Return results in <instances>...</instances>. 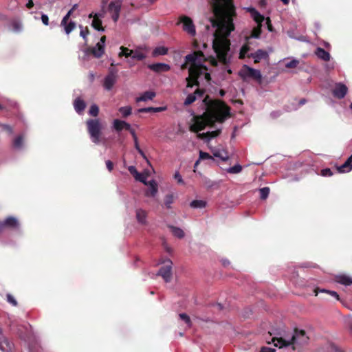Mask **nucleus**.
I'll use <instances>...</instances> for the list:
<instances>
[{"instance_id":"1","label":"nucleus","mask_w":352,"mask_h":352,"mask_svg":"<svg viewBox=\"0 0 352 352\" xmlns=\"http://www.w3.org/2000/svg\"><path fill=\"white\" fill-rule=\"evenodd\" d=\"M210 4L215 17L210 19V23L215 28L213 34L212 49L216 58L210 57V63L212 65H217L219 63L223 70L231 74L232 71L228 69V63L230 59L229 36L234 30L232 22V16L235 14L234 6L231 0H212Z\"/></svg>"},{"instance_id":"2","label":"nucleus","mask_w":352,"mask_h":352,"mask_svg":"<svg viewBox=\"0 0 352 352\" xmlns=\"http://www.w3.org/2000/svg\"><path fill=\"white\" fill-rule=\"evenodd\" d=\"M193 47L195 51L185 57V63L182 68H188L189 76L186 78L187 87H192L193 85H198L200 82H208L210 80V75L206 66L204 65L206 60L204 50L207 47L206 43H203L201 47L199 43L195 41Z\"/></svg>"},{"instance_id":"3","label":"nucleus","mask_w":352,"mask_h":352,"mask_svg":"<svg viewBox=\"0 0 352 352\" xmlns=\"http://www.w3.org/2000/svg\"><path fill=\"white\" fill-rule=\"evenodd\" d=\"M206 111L201 116L194 117L190 124V129L193 132L203 130L207 125L214 122H223L230 116V108L219 100H210L206 98L204 100Z\"/></svg>"},{"instance_id":"4","label":"nucleus","mask_w":352,"mask_h":352,"mask_svg":"<svg viewBox=\"0 0 352 352\" xmlns=\"http://www.w3.org/2000/svg\"><path fill=\"white\" fill-rule=\"evenodd\" d=\"M308 340L309 337L304 331L295 329L290 333H280L278 337L273 338L272 342L280 349L291 346L294 351L297 346L307 344Z\"/></svg>"},{"instance_id":"5","label":"nucleus","mask_w":352,"mask_h":352,"mask_svg":"<svg viewBox=\"0 0 352 352\" xmlns=\"http://www.w3.org/2000/svg\"><path fill=\"white\" fill-rule=\"evenodd\" d=\"M87 131L90 135L91 140L96 144H99L101 142V131L102 126L98 119H91L87 121Z\"/></svg>"},{"instance_id":"6","label":"nucleus","mask_w":352,"mask_h":352,"mask_svg":"<svg viewBox=\"0 0 352 352\" xmlns=\"http://www.w3.org/2000/svg\"><path fill=\"white\" fill-rule=\"evenodd\" d=\"M247 10L251 14L257 25L252 29L250 36L245 37V40L250 41V38H258L261 33L262 23L264 21L265 18L254 8H248Z\"/></svg>"},{"instance_id":"7","label":"nucleus","mask_w":352,"mask_h":352,"mask_svg":"<svg viewBox=\"0 0 352 352\" xmlns=\"http://www.w3.org/2000/svg\"><path fill=\"white\" fill-rule=\"evenodd\" d=\"M239 75L244 81L252 79L261 82L262 80V74L261 72L258 69L252 68L247 65H243L239 72Z\"/></svg>"},{"instance_id":"8","label":"nucleus","mask_w":352,"mask_h":352,"mask_svg":"<svg viewBox=\"0 0 352 352\" xmlns=\"http://www.w3.org/2000/svg\"><path fill=\"white\" fill-rule=\"evenodd\" d=\"M118 78V70L112 67L109 68L108 74L104 78L103 87L107 91L113 89Z\"/></svg>"},{"instance_id":"9","label":"nucleus","mask_w":352,"mask_h":352,"mask_svg":"<svg viewBox=\"0 0 352 352\" xmlns=\"http://www.w3.org/2000/svg\"><path fill=\"white\" fill-rule=\"evenodd\" d=\"M105 41L106 37L104 36H102L94 47L86 49L84 51L85 56H88L91 53L94 57L98 58L102 56L104 53Z\"/></svg>"},{"instance_id":"10","label":"nucleus","mask_w":352,"mask_h":352,"mask_svg":"<svg viewBox=\"0 0 352 352\" xmlns=\"http://www.w3.org/2000/svg\"><path fill=\"white\" fill-rule=\"evenodd\" d=\"M164 265L159 270L157 275L161 276L166 282H169L172 277L173 263L170 259L163 261Z\"/></svg>"},{"instance_id":"11","label":"nucleus","mask_w":352,"mask_h":352,"mask_svg":"<svg viewBox=\"0 0 352 352\" xmlns=\"http://www.w3.org/2000/svg\"><path fill=\"white\" fill-rule=\"evenodd\" d=\"M122 4V0H114L109 4L108 10L114 22H116L119 19Z\"/></svg>"},{"instance_id":"12","label":"nucleus","mask_w":352,"mask_h":352,"mask_svg":"<svg viewBox=\"0 0 352 352\" xmlns=\"http://www.w3.org/2000/svg\"><path fill=\"white\" fill-rule=\"evenodd\" d=\"M180 23L183 24V29L188 34L191 36H195L196 34L195 27L190 18L186 16H182L179 18Z\"/></svg>"},{"instance_id":"13","label":"nucleus","mask_w":352,"mask_h":352,"mask_svg":"<svg viewBox=\"0 0 352 352\" xmlns=\"http://www.w3.org/2000/svg\"><path fill=\"white\" fill-rule=\"evenodd\" d=\"M103 17V14L102 13H96L94 14V13H91L89 15V18L92 19L91 21V26L98 31L104 32V28L101 26L102 21L101 19Z\"/></svg>"},{"instance_id":"14","label":"nucleus","mask_w":352,"mask_h":352,"mask_svg":"<svg viewBox=\"0 0 352 352\" xmlns=\"http://www.w3.org/2000/svg\"><path fill=\"white\" fill-rule=\"evenodd\" d=\"M348 91L347 87L343 83H336L333 89V95L334 97L341 99L343 98Z\"/></svg>"},{"instance_id":"15","label":"nucleus","mask_w":352,"mask_h":352,"mask_svg":"<svg viewBox=\"0 0 352 352\" xmlns=\"http://www.w3.org/2000/svg\"><path fill=\"white\" fill-rule=\"evenodd\" d=\"M250 56L254 59L255 63H257L263 59L267 58L268 53L263 50H258L254 53H250Z\"/></svg>"},{"instance_id":"16","label":"nucleus","mask_w":352,"mask_h":352,"mask_svg":"<svg viewBox=\"0 0 352 352\" xmlns=\"http://www.w3.org/2000/svg\"><path fill=\"white\" fill-rule=\"evenodd\" d=\"M147 186H148V189L147 191H146L145 195L146 197H155L158 192V186L157 182L155 180H151L148 182V184Z\"/></svg>"},{"instance_id":"17","label":"nucleus","mask_w":352,"mask_h":352,"mask_svg":"<svg viewBox=\"0 0 352 352\" xmlns=\"http://www.w3.org/2000/svg\"><path fill=\"white\" fill-rule=\"evenodd\" d=\"M12 348V344L6 340L2 335L0 329V350L3 352H9Z\"/></svg>"},{"instance_id":"18","label":"nucleus","mask_w":352,"mask_h":352,"mask_svg":"<svg viewBox=\"0 0 352 352\" xmlns=\"http://www.w3.org/2000/svg\"><path fill=\"white\" fill-rule=\"evenodd\" d=\"M136 219L139 223L146 225L147 223V212L146 210L138 208L135 211Z\"/></svg>"},{"instance_id":"19","label":"nucleus","mask_w":352,"mask_h":352,"mask_svg":"<svg viewBox=\"0 0 352 352\" xmlns=\"http://www.w3.org/2000/svg\"><path fill=\"white\" fill-rule=\"evenodd\" d=\"M352 170V154L346 160V162L341 166L338 167L339 173H348Z\"/></svg>"},{"instance_id":"20","label":"nucleus","mask_w":352,"mask_h":352,"mask_svg":"<svg viewBox=\"0 0 352 352\" xmlns=\"http://www.w3.org/2000/svg\"><path fill=\"white\" fill-rule=\"evenodd\" d=\"M245 41V43L242 45L239 52V58L243 59L245 57H250V54L249 53L250 51V41Z\"/></svg>"},{"instance_id":"21","label":"nucleus","mask_w":352,"mask_h":352,"mask_svg":"<svg viewBox=\"0 0 352 352\" xmlns=\"http://www.w3.org/2000/svg\"><path fill=\"white\" fill-rule=\"evenodd\" d=\"M148 67L154 72H167L170 70V67L166 63H155L148 66Z\"/></svg>"},{"instance_id":"22","label":"nucleus","mask_w":352,"mask_h":352,"mask_svg":"<svg viewBox=\"0 0 352 352\" xmlns=\"http://www.w3.org/2000/svg\"><path fill=\"white\" fill-rule=\"evenodd\" d=\"M133 137V141H134V146L135 149L138 151V152L141 155V156L147 162L148 164L149 163V161L148 160L146 156L145 155L143 151L140 148L138 143V137L136 135V133L134 130H131L130 133Z\"/></svg>"},{"instance_id":"23","label":"nucleus","mask_w":352,"mask_h":352,"mask_svg":"<svg viewBox=\"0 0 352 352\" xmlns=\"http://www.w3.org/2000/svg\"><path fill=\"white\" fill-rule=\"evenodd\" d=\"M315 54L318 56V58L324 61L329 60L331 58L330 54L329 52L319 47L316 48Z\"/></svg>"},{"instance_id":"24","label":"nucleus","mask_w":352,"mask_h":352,"mask_svg":"<svg viewBox=\"0 0 352 352\" xmlns=\"http://www.w3.org/2000/svg\"><path fill=\"white\" fill-rule=\"evenodd\" d=\"M203 94V91L200 89H197L194 94H189L184 101L185 105H189L195 102L197 99V97H201Z\"/></svg>"},{"instance_id":"25","label":"nucleus","mask_w":352,"mask_h":352,"mask_svg":"<svg viewBox=\"0 0 352 352\" xmlns=\"http://www.w3.org/2000/svg\"><path fill=\"white\" fill-rule=\"evenodd\" d=\"M155 96V93L154 91H145L142 94H141L139 97L136 98L137 102H146L148 100H151Z\"/></svg>"},{"instance_id":"26","label":"nucleus","mask_w":352,"mask_h":352,"mask_svg":"<svg viewBox=\"0 0 352 352\" xmlns=\"http://www.w3.org/2000/svg\"><path fill=\"white\" fill-rule=\"evenodd\" d=\"M19 222L17 219L13 217H8L3 223L0 222V227L8 226L11 228H17Z\"/></svg>"},{"instance_id":"27","label":"nucleus","mask_w":352,"mask_h":352,"mask_svg":"<svg viewBox=\"0 0 352 352\" xmlns=\"http://www.w3.org/2000/svg\"><path fill=\"white\" fill-rule=\"evenodd\" d=\"M74 107L78 113H81L84 111L86 104L84 100L80 98H76L74 100Z\"/></svg>"},{"instance_id":"28","label":"nucleus","mask_w":352,"mask_h":352,"mask_svg":"<svg viewBox=\"0 0 352 352\" xmlns=\"http://www.w3.org/2000/svg\"><path fill=\"white\" fill-rule=\"evenodd\" d=\"M336 281L338 283L344 285H350L352 284V278L346 275H339L336 276Z\"/></svg>"},{"instance_id":"29","label":"nucleus","mask_w":352,"mask_h":352,"mask_svg":"<svg viewBox=\"0 0 352 352\" xmlns=\"http://www.w3.org/2000/svg\"><path fill=\"white\" fill-rule=\"evenodd\" d=\"M287 60L285 66L286 68H296L299 65V60L294 58H284L283 61Z\"/></svg>"},{"instance_id":"30","label":"nucleus","mask_w":352,"mask_h":352,"mask_svg":"<svg viewBox=\"0 0 352 352\" xmlns=\"http://www.w3.org/2000/svg\"><path fill=\"white\" fill-rule=\"evenodd\" d=\"M168 228L175 236L179 239H182L184 237V232L182 228L173 226H170Z\"/></svg>"},{"instance_id":"31","label":"nucleus","mask_w":352,"mask_h":352,"mask_svg":"<svg viewBox=\"0 0 352 352\" xmlns=\"http://www.w3.org/2000/svg\"><path fill=\"white\" fill-rule=\"evenodd\" d=\"M166 108L165 107H146L138 109L140 113H148V112H160L164 111Z\"/></svg>"},{"instance_id":"32","label":"nucleus","mask_w":352,"mask_h":352,"mask_svg":"<svg viewBox=\"0 0 352 352\" xmlns=\"http://www.w3.org/2000/svg\"><path fill=\"white\" fill-rule=\"evenodd\" d=\"M207 203L204 200H193L190 202V206L195 209H201L206 206Z\"/></svg>"},{"instance_id":"33","label":"nucleus","mask_w":352,"mask_h":352,"mask_svg":"<svg viewBox=\"0 0 352 352\" xmlns=\"http://www.w3.org/2000/svg\"><path fill=\"white\" fill-rule=\"evenodd\" d=\"M219 133V131H212V132H207V133H199L198 135V137L201 139H208V140H210V139L216 137L217 135H218Z\"/></svg>"},{"instance_id":"34","label":"nucleus","mask_w":352,"mask_h":352,"mask_svg":"<svg viewBox=\"0 0 352 352\" xmlns=\"http://www.w3.org/2000/svg\"><path fill=\"white\" fill-rule=\"evenodd\" d=\"M10 29L14 32H19L22 30V23L18 20H14L10 23Z\"/></svg>"},{"instance_id":"35","label":"nucleus","mask_w":352,"mask_h":352,"mask_svg":"<svg viewBox=\"0 0 352 352\" xmlns=\"http://www.w3.org/2000/svg\"><path fill=\"white\" fill-rule=\"evenodd\" d=\"M23 143H24V138L23 135H19L17 136L14 142H13V146L16 148V149H21L23 148Z\"/></svg>"},{"instance_id":"36","label":"nucleus","mask_w":352,"mask_h":352,"mask_svg":"<svg viewBox=\"0 0 352 352\" xmlns=\"http://www.w3.org/2000/svg\"><path fill=\"white\" fill-rule=\"evenodd\" d=\"M146 58V54L143 53L140 49H137L135 51L133 50L132 58L138 60H142Z\"/></svg>"},{"instance_id":"37","label":"nucleus","mask_w":352,"mask_h":352,"mask_svg":"<svg viewBox=\"0 0 352 352\" xmlns=\"http://www.w3.org/2000/svg\"><path fill=\"white\" fill-rule=\"evenodd\" d=\"M120 52L118 54V56L120 57L125 56L126 58H127V57L132 58L133 50H129L127 47H125L123 46L120 47Z\"/></svg>"},{"instance_id":"38","label":"nucleus","mask_w":352,"mask_h":352,"mask_svg":"<svg viewBox=\"0 0 352 352\" xmlns=\"http://www.w3.org/2000/svg\"><path fill=\"white\" fill-rule=\"evenodd\" d=\"M242 170V166L240 164H236L232 167L226 169V171L230 174H238Z\"/></svg>"},{"instance_id":"39","label":"nucleus","mask_w":352,"mask_h":352,"mask_svg":"<svg viewBox=\"0 0 352 352\" xmlns=\"http://www.w3.org/2000/svg\"><path fill=\"white\" fill-rule=\"evenodd\" d=\"M168 49L164 46H160L156 47L153 52V55L154 56H160V55H164L167 53Z\"/></svg>"},{"instance_id":"40","label":"nucleus","mask_w":352,"mask_h":352,"mask_svg":"<svg viewBox=\"0 0 352 352\" xmlns=\"http://www.w3.org/2000/svg\"><path fill=\"white\" fill-rule=\"evenodd\" d=\"M132 109L129 106L122 107L119 109L120 113L124 118L130 116L131 114Z\"/></svg>"},{"instance_id":"41","label":"nucleus","mask_w":352,"mask_h":352,"mask_svg":"<svg viewBox=\"0 0 352 352\" xmlns=\"http://www.w3.org/2000/svg\"><path fill=\"white\" fill-rule=\"evenodd\" d=\"M124 121L116 119L113 120V126L117 131H120L124 129Z\"/></svg>"},{"instance_id":"42","label":"nucleus","mask_w":352,"mask_h":352,"mask_svg":"<svg viewBox=\"0 0 352 352\" xmlns=\"http://www.w3.org/2000/svg\"><path fill=\"white\" fill-rule=\"evenodd\" d=\"M174 196L173 194L167 195L164 199V204L166 208H170L171 207V204L173 203Z\"/></svg>"},{"instance_id":"43","label":"nucleus","mask_w":352,"mask_h":352,"mask_svg":"<svg viewBox=\"0 0 352 352\" xmlns=\"http://www.w3.org/2000/svg\"><path fill=\"white\" fill-rule=\"evenodd\" d=\"M65 28V32L67 34H69L76 27V23L73 21H70L69 23H66L65 25H63Z\"/></svg>"},{"instance_id":"44","label":"nucleus","mask_w":352,"mask_h":352,"mask_svg":"<svg viewBox=\"0 0 352 352\" xmlns=\"http://www.w3.org/2000/svg\"><path fill=\"white\" fill-rule=\"evenodd\" d=\"M260 192V197L262 199H265L270 193V188L268 187H264L259 190Z\"/></svg>"},{"instance_id":"45","label":"nucleus","mask_w":352,"mask_h":352,"mask_svg":"<svg viewBox=\"0 0 352 352\" xmlns=\"http://www.w3.org/2000/svg\"><path fill=\"white\" fill-rule=\"evenodd\" d=\"M179 318L181 320H182L186 324L187 327H190V325H191L190 319L187 314H180L179 315Z\"/></svg>"},{"instance_id":"46","label":"nucleus","mask_w":352,"mask_h":352,"mask_svg":"<svg viewBox=\"0 0 352 352\" xmlns=\"http://www.w3.org/2000/svg\"><path fill=\"white\" fill-rule=\"evenodd\" d=\"M99 112V108L96 104H92L89 109V113L91 116H97Z\"/></svg>"},{"instance_id":"47","label":"nucleus","mask_w":352,"mask_h":352,"mask_svg":"<svg viewBox=\"0 0 352 352\" xmlns=\"http://www.w3.org/2000/svg\"><path fill=\"white\" fill-rule=\"evenodd\" d=\"M135 179L138 181H140V182L143 183L145 185L148 184V182H147V175H145L144 174L139 173V176H137L135 177Z\"/></svg>"},{"instance_id":"48","label":"nucleus","mask_w":352,"mask_h":352,"mask_svg":"<svg viewBox=\"0 0 352 352\" xmlns=\"http://www.w3.org/2000/svg\"><path fill=\"white\" fill-rule=\"evenodd\" d=\"M199 159L200 160H212V157L210 154H208V153H206V152L200 151H199Z\"/></svg>"},{"instance_id":"49","label":"nucleus","mask_w":352,"mask_h":352,"mask_svg":"<svg viewBox=\"0 0 352 352\" xmlns=\"http://www.w3.org/2000/svg\"><path fill=\"white\" fill-rule=\"evenodd\" d=\"M174 178L177 180V183L179 184H184V179L182 175L179 174V171H176L174 174Z\"/></svg>"},{"instance_id":"50","label":"nucleus","mask_w":352,"mask_h":352,"mask_svg":"<svg viewBox=\"0 0 352 352\" xmlns=\"http://www.w3.org/2000/svg\"><path fill=\"white\" fill-rule=\"evenodd\" d=\"M7 300L9 303L12 305L13 306H16V305H17V302H16V299L14 298V296H12L10 294H7Z\"/></svg>"},{"instance_id":"51","label":"nucleus","mask_w":352,"mask_h":352,"mask_svg":"<svg viewBox=\"0 0 352 352\" xmlns=\"http://www.w3.org/2000/svg\"><path fill=\"white\" fill-rule=\"evenodd\" d=\"M320 292H326V293L330 294L331 296L336 298L337 300H339V296H338V293L334 291L321 289Z\"/></svg>"},{"instance_id":"52","label":"nucleus","mask_w":352,"mask_h":352,"mask_svg":"<svg viewBox=\"0 0 352 352\" xmlns=\"http://www.w3.org/2000/svg\"><path fill=\"white\" fill-rule=\"evenodd\" d=\"M321 175L324 177H329L333 175V173L330 168H324L322 170Z\"/></svg>"},{"instance_id":"53","label":"nucleus","mask_w":352,"mask_h":352,"mask_svg":"<svg viewBox=\"0 0 352 352\" xmlns=\"http://www.w3.org/2000/svg\"><path fill=\"white\" fill-rule=\"evenodd\" d=\"M129 171L134 176V177L139 176V173L133 166H130L128 168Z\"/></svg>"},{"instance_id":"54","label":"nucleus","mask_w":352,"mask_h":352,"mask_svg":"<svg viewBox=\"0 0 352 352\" xmlns=\"http://www.w3.org/2000/svg\"><path fill=\"white\" fill-rule=\"evenodd\" d=\"M80 36H82L85 40H86V36L89 33L88 30L87 28L85 30H84L82 25H80Z\"/></svg>"},{"instance_id":"55","label":"nucleus","mask_w":352,"mask_h":352,"mask_svg":"<svg viewBox=\"0 0 352 352\" xmlns=\"http://www.w3.org/2000/svg\"><path fill=\"white\" fill-rule=\"evenodd\" d=\"M41 21L43 22V23L45 25H49V18H48V16L45 14H42L41 15Z\"/></svg>"},{"instance_id":"56","label":"nucleus","mask_w":352,"mask_h":352,"mask_svg":"<svg viewBox=\"0 0 352 352\" xmlns=\"http://www.w3.org/2000/svg\"><path fill=\"white\" fill-rule=\"evenodd\" d=\"M276 350L274 348L263 346L261 348L260 352H275Z\"/></svg>"},{"instance_id":"57","label":"nucleus","mask_w":352,"mask_h":352,"mask_svg":"<svg viewBox=\"0 0 352 352\" xmlns=\"http://www.w3.org/2000/svg\"><path fill=\"white\" fill-rule=\"evenodd\" d=\"M213 154L215 157H219L223 160H227L228 158L227 155L224 156L222 154H221L220 152L219 151L214 152Z\"/></svg>"},{"instance_id":"58","label":"nucleus","mask_w":352,"mask_h":352,"mask_svg":"<svg viewBox=\"0 0 352 352\" xmlns=\"http://www.w3.org/2000/svg\"><path fill=\"white\" fill-rule=\"evenodd\" d=\"M2 126V129L8 131L10 133H12V129L11 126H10L9 125H6V124H1V125Z\"/></svg>"},{"instance_id":"59","label":"nucleus","mask_w":352,"mask_h":352,"mask_svg":"<svg viewBox=\"0 0 352 352\" xmlns=\"http://www.w3.org/2000/svg\"><path fill=\"white\" fill-rule=\"evenodd\" d=\"M70 16L66 14L61 21V25H65Z\"/></svg>"},{"instance_id":"60","label":"nucleus","mask_w":352,"mask_h":352,"mask_svg":"<svg viewBox=\"0 0 352 352\" xmlns=\"http://www.w3.org/2000/svg\"><path fill=\"white\" fill-rule=\"evenodd\" d=\"M265 23L267 26V28L269 30V31H272V25H271V21H270V18H267L265 19Z\"/></svg>"},{"instance_id":"61","label":"nucleus","mask_w":352,"mask_h":352,"mask_svg":"<svg viewBox=\"0 0 352 352\" xmlns=\"http://www.w3.org/2000/svg\"><path fill=\"white\" fill-rule=\"evenodd\" d=\"M106 166H107V169L109 171H111L113 169V163L111 161H109V160L107 161Z\"/></svg>"},{"instance_id":"62","label":"nucleus","mask_w":352,"mask_h":352,"mask_svg":"<svg viewBox=\"0 0 352 352\" xmlns=\"http://www.w3.org/2000/svg\"><path fill=\"white\" fill-rule=\"evenodd\" d=\"M124 129H126V130H129L130 133H131V130H133L131 128V125L129 123L126 122L125 121H124Z\"/></svg>"},{"instance_id":"63","label":"nucleus","mask_w":352,"mask_h":352,"mask_svg":"<svg viewBox=\"0 0 352 352\" xmlns=\"http://www.w3.org/2000/svg\"><path fill=\"white\" fill-rule=\"evenodd\" d=\"M34 6V3L32 0H29L28 3L26 4V6L28 8H31Z\"/></svg>"},{"instance_id":"64","label":"nucleus","mask_w":352,"mask_h":352,"mask_svg":"<svg viewBox=\"0 0 352 352\" xmlns=\"http://www.w3.org/2000/svg\"><path fill=\"white\" fill-rule=\"evenodd\" d=\"M222 263L224 266H226L227 265H229L230 262L228 260L224 259L222 260Z\"/></svg>"}]
</instances>
